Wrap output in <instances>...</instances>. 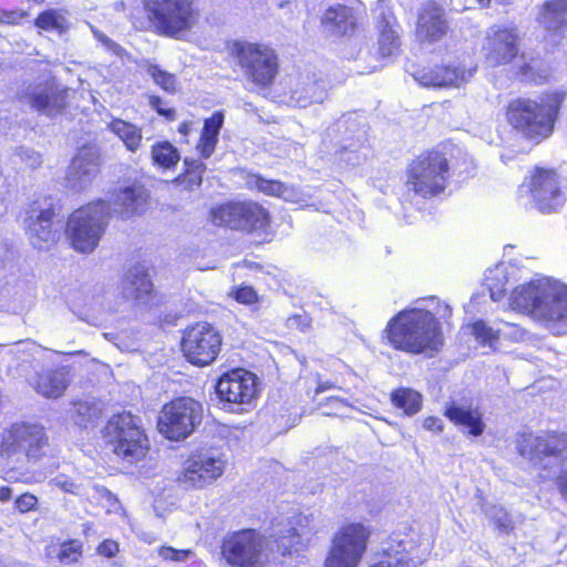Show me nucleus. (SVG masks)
I'll return each mask as SVG.
<instances>
[{"instance_id":"3c124183","label":"nucleus","mask_w":567,"mask_h":567,"mask_svg":"<svg viewBox=\"0 0 567 567\" xmlns=\"http://www.w3.org/2000/svg\"><path fill=\"white\" fill-rule=\"evenodd\" d=\"M527 332L516 323L499 321V339L518 342L525 339Z\"/></svg>"},{"instance_id":"bf43d9fd","label":"nucleus","mask_w":567,"mask_h":567,"mask_svg":"<svg viewBox=\"0 0 567 567\" xmlns=\"http://www.w3.org/2000/svg\"><path fill=\"white\" fill-rule=\"evenodd\" d=\"M25 16L24 12L20 11H0V22L7 23V24H16L19 23L23 17Z\"/></svg>"},{"instance_id":"412c9836","label":"nucleus","mask_w":567,"mask_h":567,"mask_svg":"<svg viewBox=\"0 0 567 567\" xmlns=\"http://www.w3.org/2000/svg\"><path fill=\"white\" fill-rule=\"evenodd\" d=\"M378 48L382 56L393 55L400 48L398 23L388 0H379L373 9Z\"/></svg>"},{"instance_id":"49530a36","label":"nucleus","mask_w":567,"mask_h":567,"mask_svg":"<svg viewBox=\"0 0 567 567\" xmlns=\"http://www.w3.org/2000/svg\"><path fill=\"white\" fill-rule=\"evenodd\" d=\"M445 65H435L429 69H422L415 72V80L423 86L445 87V83H441L445 78Z\"/></svg>"},{"instance_id":"dca6fc26","label":"nucleus","mask_w":567,"mask_h":567,"mask_svg":"<svg viewBox=\"0 0 567 567\" xmlns=\"http://www.w3.org/2000/svg\"><path fill=\"white\" fill-rule=\"evenodd\" d=\"M264 545V538L254 529H243L224 540L223 555L234 566L257 567Z\"/></svg>"},{"instance_id":"1a4fd4ad","label":"nucleus","mask_w":567,"mask_h":567,"mask_svg":"<svg viewBox=\"0 0 567 567\" xmlns=\"http://www.w3.org/2000/svg\"><path fill=\"white\" fill-rule=\"evenodd\" d=\"M230 51L248 81L259 87H268L274 83L278 73V56L271 47L236 41Z\"/></svg>"},{"instance_id":"9d476101","label":"nucleus","mask_w":567,"mask_h":567,"mask_svg":"<svg viewBox=\"0 0 567 567\" xmlns=\"http://www.w3.org/2000/svg\"><path fill=\"white\" fill-rule=\"evenodd\" d=\"M449 169V162L442 153L422 154L410 164L406 185L421 197L437 196L447 186Z\"/></svg>"},{"instance_id":"2f4dec72","label":"nucleus","mask_w":567,"mask_h":567,"mask_svg":"<svg viewBox=\"0 0 567 567\" xmlns=\"http://www.w3.org/2000/svg\"><path fill=\"white\" fill-rule=\"evenodd\" d=\"M445 415L455 424L467 430L468 434L478 436L484 432L485 424L478 409L466 405H451Z\"/></svg>"},{"instance_id":"a211bd4d","label":"nucleus","mask_w":567,"mask_h":567,"mask_svg":"<svg viewBox=\"0 0 567 567\" xmlns=\"http://www.w3.org/2000/svg\"><path fill=\"white\" fill-rule=\"evenodd\" d=\"M482 52L489 66L507 64L518 53V35L512 28L493 27L486 32Z\"/></svg>"},{"instance_id":"37998d69","label":"nucleus","mask_w":567,"mask_h":567,"mask_svg":"<svg viewBox=\"0 0 567 567\" xmlns=\"http://www.w3.org/2000/svg\"><path fill=\"white\" fill-rule=\"evenodd\" d=\"M115 292L103 285H97L93 288L92 295H91V301L90 305L93 308L102 309L105 311H116V305H115Z\"/></svg>"},{"instance_id":"603ef678","label":"nucleus","mask_w":567,"mask_h":567,"mask_svg":"<svg viewBox=\"0 0 567 567\" xmlns=\"http://www.w3.org/2000/svg\"><path fill=\"white\" fill-rule=\"evenodd\" d=\"M82 546L78 540L63 543L59 550V559L61 563H74L79 559Z\"/></svg>"},{"instance_id":"79ce46f5","label":"nucleus","mask_w":567,"mask_h":567,"mask_svg":"<svg viewBox=\"0 0 567 567\" xmlns=\"http://www.w3.org/2000/svg\"><path fill=\"white\" fill-rule=\"evenodd\" d=\"M35 25L45 31L62 33L68 28V21L62 11L51 9L39 14Z\"/></svg>"},{"instance_id":"7ed1b4c3","label":"nucleus","mask_w":567,"mask_h":567,"mask_svg":"<svg viewBox=\"0 0 567 567\" xmlns=\"http://www.w3.org/2000/svg\"><path fill=\"white\" fill-rule=\"evenodd\" d=\"M564 100L565 93L560 91L536 99L518 97L508 104L507 120L527 138H546L553 133Z\"/></svg>"},{"instance_id":"4be33fe9","label":"nucleus","mask_w":567,"mask_h":567,"mask_svg":"<svg viewBox=\"0 0 567 567\" xmlns=\"http://www.w3.org/2000/svg\"><path fill=\"white\" fill-rule=\"evenodd\" d=\"M99 171V157L92 148H82L73 157L66 181L73 189H84L95 178Z\"/></svg>"},{"instance_id":"a18cd8bd","label":"nucleus","mask_w":567,"mask_h":567,"mask_svg":"<svg viewBox=\"0 0 567 567\" xmlns=\"http://www.w3.org/2000/svg\"><path fill=\"white\" fill-rule=\"evenodd\" d=\"M146 73L153 79L155 84L167 93H175L178 90V81L173 73L166 72L158 65L151 64L146 69Z\"/></svg>"},{"instance_id":"473e14b6","label":"nucleus","mask_w":567,"mask_h":567,"mask_svg":"<svg viewBox=\"0 0 567 567\" xmlns=\"http://www.w3.org/2000/svg\"><path fill=\"white\" fill-rule=\"evenodd\" d=\"M69 382L68 372L60 369L39 373L32 384L41 395L56 399L64 393Z\"/></svg>"},{"instance_id":"72a5a7b5","label":"nucleus","mask_w":567,"mask_h":567,"mask_svg":"<svg viewBox=\"0 0 567 567\" xmlns=\"http://www.w3.org/2000/svg\"><path fill=\"white\" fill-rule=\"evenodd\" d=\"M515 268L505 262L498 264L485 272V286L493 301H499L506 291V286L513 278Z\"/></svg>"},{"instance_id":"c9c22d12","label":"nucleus","mask_w":567,"mask_h":567,"mask_svg":"<svg viewBox=\"0 0 567 567\" xmlns=\"http://www.w3.org/2000/svg\"><path fill=\"white\" fill-rule=\"evenodd\" d=\"M109 130L114 133L131 152H136L142 143V131L136 125L115 118L107 124Z\"/></svg>"},{"instance_id":"ea45409f","label":"nucleus","mask_w":567,"mask_h":567,"mask_svg":"<svg viewBox=\"0 0 567 567\" xmlns=\"http://www.w3.org/2000/svg\"><path fill=\"white\" fill-rule=\"evenodd\" d=\"M468 332L474 336L477 342L495 348L499 340V321L495 326L484 320H476L466 327Z\"/></svg>"},{"instance_id":"c85d7f7f","label":"nucleus","mask_w":567,"mask_h":567,"mask_svg":"<svg viewBox=\"0 0 567 567\" xmlns=\"http://www.w3.org/2000/svg\"><path fill=\"white\" fill-rule=\"evenodd\" d=\"M326 95L323 82L307 75L300 79L291 91V101L299 107H307L312 103L322 102Z\"/></svg>"},{"instance_id":"09e8293b","label":"nucleus","mask_w":567,"mask_h":567,"mask_svg":"<svg viewBox=\"0 0 567 567\" xmlns=\"http://www.w3.org/2000/svg\"><path fill=\"white\" fill-rule=\"evenodd\" d=\"M370 567H415V563L404 554L385 553L378 561L371 564Z\"/></svg>"},{"instance_id":"7c9ffc66","label":"nucleus","mask_w":567,"mask_h":567,"mask_svg":"<svg viewBox=\"0 0 567 567\" xmlns=\"http://www.w3.org/2000/svg\"><path fill=\"white\" fill-rule=\"evenodd\" d=\"M223 124L224 115L221 112H215L210 117L205 120L199 140L196 144V151L202 159L209 158L215 152Z\"/></svg>"},{"instance_id":"aec40b11","label":"nucleus","mask_w":567,"mask_h":567,"mask_svg":"<svg viewBox=\"0 0 567 567\" xmlns=\"http://www.w3.org/2000/svg\"><path fill=\"white\" fill-rule=\"evenodd\" d=\"M317 532L318 527L313 516L298 515L287 526L275 525L270 537L275 538L282 555H286L307 546Z\"/></svg>"},{"instance_id":"cd10ccee","label":"nucleus","mask_w":567,"mask_h":567,"mask_svg":"<svg viewBox=\"0 0 567 567\" xmlns=\"http://www.w3.org/2000/svg\"><path fill=\"white\" fill-rule=\"evenodd\" d=\"M148 194L143 186L126 187L116 194L114 212L127 218L146 209Z\"/></svg>"},{"instance_id":"4c0bfd02","label":"nucleus","mask_w":567,"mask_h":567,"mask_svg":"<svg viewBox=\"0 0 567 567\" xmlns=\"http://www.w3.org/2000/svg\"><path fill=\"white\" fill-rule=\"evenodd\" d=\"M241 203H227L212 209V221L218 226H227L233 229L239 228V215Z\"/></svg>"},{"instance_id":"338daca9","label":"nucleus","mask_w":567,"mask_h":567,"mask_svg":"<svg viewBox=\"0 0 567 567\" xmlns=\"http://www.w3.org/2000/svg\"><path fill=\"white\" fill-rule=\"evenodd\" d=\"M153 508L157 516H163V513L167 509L166 498H156Z\"/></svg>"},{"instance_id":"e433bc0d","label":"nucleus","mask_w":567,"mask_h":567,"mask_svg":"<svg viewBox=\"0 0 567 567\" xmlns=\"http://www.w3.org/2000/svg\"><path fill=\"white\" fill-rule=\"evenodd\" d=\"M391 401L398 409L403 410L405 415H414L422 408V395L409 388H400L391 393Z\"/></svg>"},{"instance_id":"052dcab7","label":"nucleus","mask_w":567,"mask_h":567,"mask_svg":"<svg viewBox=\"0 0 567 567\" xmlns=\"http://www.w3.org/2000/svg\"><path fill=\"white\" fill-rule=\"evenodd\" d=\"M423 427L433 433H440L443 431V423L436 416H427L423 421Z\"/></svg>"},{"instance_id":"6ab92c4d","label":"nucleus","mask_w":567,"mask_h":567,"mask_svg":"<svg viewBox=\"0 0 567 567\" xmlns=\"http://www.w3.org/2000/svg\"><path fill=\"white\" fill-rule=\"evenodd\" d=\"M54 212L50 206L43 207L38 202L27 210L24 228L31 245L38 249H48L59 238V230L53 227Z\"/></svg>"},{"instance_id":"393cba45","label":"nucleus","mask_w":567,"mask_h":567,"mask_svg":"<svg viewBox=\"0 0 567 567\" xmlns=\"http://www.w3.org/2000/svg\"><path fill=\"white\" fill-rule=\"evenodd\" d=\"M447 22L443 10L435 3H426L419 13L416 37L422 42H435L445 35Z\"/></svg>"},{"instance_id":"f3484780","label":"nucleus","mask_w":567,"mask_h":567,"mask_svg":"<svg viewBox=\"0 0 567 567\" xmlns=\"http://www.w3.org/2000/svg\"><path fill=\"white\" fill-rule=\"evenodd\" d=\"M528 192L534 206L542 213L557 212L565 203L558 175L554 171L537 169L530 177Z\"/></svg>"},{"instance_id":"9b49d317","label":"nucleus","mask_w":567,"mask_h":567,"mask_svg":"<svg viewBox=\"0 0 567 567\" xmlns=\"http://www.w3.org/2000/svg\"><path fill=\"white\" fill-rule=\"evenodd\" d=\"M369 537L370 530L360 523L342 526L331 539L324 567H358Z\"/></svg>"},{"instance_id":"de8ad7c7","label":"nucleus","mask_w":567,"mask_h":567,"mask_svg":"<svg viewBox=\"0 0 567 567\" xmlns=\"http://www.w3.org/2000/svg\"><path fill=\"white\" fill-rule=\"evenodd\" d=\"M485 514L502 533L508 534L514 529V523L503 507L496 505L486 506Z\"/></svg>"},{"instance_id":"0e129e2a","label":"nucleus","mask_w":567,"mask_h":567,"mask_svg":"<svg viewBox=\"0 0 567 567\" xmlns=\"http://www.w3.org/2000/svg\"><path fill=\"white\" fill-rule=\"evenodd\" d=\"M12 494H18L17 496H34L33 494L29 492H20L13 486H8L4 484H0V496H11Z\"/></svg>"},{"instance_id":"4d7b16f0","label":"nucleus","mask_w":567,"mask_h":567,"mask_svg":"<svg viewBox=\"0 0 567 567\" xmlns=\"http://www.w3.org/2000/svg\"><path fill=\"white\" fill-rule=\"evenodd\" d=\"M148 103L152 109H154L161 116H164L168 121H173L175 118V110L169 107L166 102H164L159 96L151 95L148 97Z\"/></svg>"},{"instance_id":"f03ea898","label":"nucleus","mask_w":567,"mask_h":567,"mask_svg":"<svg viewBox=\"0 0 567 567\" xmlns=\"http://www.w3.org/2000/svg\"><path fill=\"white\" fill-rule=\"evenodd\" d=\"M451 312L449 305L440 302L435 313L421 308L405 309L388 323L389 342L409 353L437 352L443 346V334L435 315L447 318Z\"/></svg>"},{"instance_id":"a19ab883","label":"nucleus","mask_w":567,"mask_h":567,"mask_svg":"<svg viewBox=\"0 0 567 567\" xmlns=\"http://www.w3.org/2000/svg\"><path fill=\"white\" fill-rule=\"evenodd\" d=\"M475 71V66L464 63L447 64L445 70L441 71L445 72V78L441 83H445V87H460L472 79Z\"/></svg>"},{"instance_id":"69168bd1","label":"nucleus","mask_w":567,"mask_h":567,"mask_svg":"<svg viewBox=\"0 0 567 567\" xmlns=\"http://www.w3.org/2000/svg\"><path fill=\"white\" fill-rule=\"evenodd\" d=\"M93 33L95 35V38L102 42L106 48L117 52V49L118 47L113 43L109 38H106L103 33H101L100 31H96V30H93Z\"/></svg>"},{"instance_id":"2eb2a0df","label":"nucleus","mask_w":567,"mask_h":567,"mask_svg":"<svg viewBox=\"0 0 567 567\" xmlns=\"http://www.w3.org/2000/svg\"><path fill=\"white\" fill-rule=\"evenodd\" d=\"M260 383L256 374L245 369H234L224 373L217 381L216 393L227 403L249 405L258 396Z\"/></svg>"},{"instance_id":"8fccbe9b","label":"nucleus","mask_w":567,"mask_h":567,"mask_svg":"<svg viewBox=\"0 0 567 567\" xmlns=\"http://www.w3.org/2000/svg\"><path fill=\"white\" fill-rule=\"evenodd\" d=\"M237 302L252 306L258 302L259 298L255 289L250 286H236L229 293Z\"/></svg>"},{"instance_id":"20e7f679","label":"nucleus","mask_w":567,"mask_h":567,"mask_svg":"<svg viewBox=\"0 0 567 567\" xmlns=\"http://www.w3.org/2000/svg\"><path fill=\"white\" fill-rule=\"evenodd\" d=\"M103 436L114 454L128 464L144 460L150 451L141 419L130 412L113 415L104 426Z\"/></svg>"},{"instance_id":"13d9d810","label":"nucleus","mask_w":567,"mask_h":567,"mask_svg":"<svg viewBox=\"0 0 567 567\" xmlns=\"http://www.w3.org/2000/svg\"><path fill=\"white\" fill-rule=\"evenodd\" d=\"M97 551L102 556L112 558L118 553V544L114 540L106 539L99 546Z\"/></svg>"},{"instance_id":"6e6552de","label":"nucleus","mask_w":567,"mask_h":567,"mask_svg":"<svg viewBox=\"0 0 567 567\" xmlns=\"http://www.w3.org/2000/svg\"><path fill=\"white\" fill-rule=\"evenodd\" d=\"M109 215L110 208L102 200L73 212L66 224V235L72 247L83 254L93 251L105 230Z\"/></svg>"},{"instance_id":"b1692460","label":"nucleus","mask_w":567,"mask_h":567,"mask_svg":"<svg viewBox=\"0 0 567 567\" xmlns=\"http://www.w3.org/2000/svg\"><path fill=\"white\" fill-rule=\"evenodd\" d=\"M118 290L122 299L143 305L151 299L153 284L144 267L133 266L123 276Z\"/></svg>"},{"instance_id":"bb28decb","label":"nucleus","mask_w":567,"mask_h":567,"mask_svg":"<svg viewBox=\"0 0 567 567\" xmlns=\"http://www.w3.org/2000/svg\"><path fill=\"white\" fill-rule=\"evenodd\" d=\"M321 24L332 35H344L354 30L355 18L351 8L336 3L324 10Z\"/></svg>"},{"instance_id":"5fc2aeb1","label":"nucleus","mask_w":567,"mask_h":567,"mask_svg":"<svg viewBox=\"0 0 567 567\" xmlns=\"http://www.w3.org/2000/svg\"><path fill=\"white\" fill-rule=\"evenodd\" d=\"M186 174L189 181L194 184L199 185L202 183L203 173L205 171V164L202 159H185Z\"/></svg>"},{"instance_id":"f704fd0d","label":"nucleus","mask_w":567,"mask_h":567,"mask_svg":"<svg viewBox=\"0 0 567 567\" xmlns=\"http://www.w3.org/2000/svg\"><path fill=\"white\" fill-rule=\"evenodd\" d=\"M239 228L247 231L265 230L269 225L268 212L257 203H241Z\"/></svg>"},{"instance_id":"c756f323","label":"nucleus","mask_w":567,"mask_h":567,"mask_svg":"<svg viewBox=\"0 0 567 567\" xmlns=\"http://www.w3.org/2000/svg\"><path fill=\"white\" fill-rule=\"evenodd\" d=\"M539 23L549 32L567 29V0H547L538 14Z\"/></svg>"},{"instance_id":"c03bdc74","label":"nucleus","mask_w":567,"mask_h":567,"mask_svg":"<svg viewBox=\"0 0 567 567\" xmlns=\"http://www.w3.org/2000/svg\"><path fill=\"white\" fill-rule=\"evenodd\" d=\"M153 161L163 167H171L179 159L177 150L168 142H162L153 146Z\"/></svg>"},{"instance_id":"5701e85b","label":"nucleus","mask_w":567,"mask_h":567,"mask_svg":"<svg viewBox=\"0 0 567 567\" xmlns=\"http://www.w3.org/2000/svg\"><path fill=\"white\" fill-rule=\"evenodd\" d=\"M25 96L31 106L38 112L54 116L65 106L66 90L54 83H45L29 89Z\"/></svg>"},{"instance_id":"a878e982","label":"nucleus","mask_w":567,"mask_h":567,"mask_svg":"<svg viewBox=\"0 0 567 567\" xmlns=\"http://www.w3.org/2000/svg\"><path fill=\"white\" fill-rule=\"evenodd\" d=\"M246 186L257 189L265 195L282 198L286 202L307 205L308 196L295 186L286 185L279 181L265 179L257 174L246 176Z\"/></svg>"},{"instance_id":"423d86ee","label":"nucleus","mask_w":567,"mask_h":567,"mask_svg":"<svg viewBox=\"0 0 567 567\" xmlns=\"http://www.w3.org/2000/svg\"><path fill=\"white\" fill-rule=\"evenodd\" d=\"M517 450L524 457L532 461H539L545 457L549 462L545 464V468L551 466H560L559 474L557 471L549 470L546 474H542L544 478L555 477L561 493L567 494V434L546 433L543 435H534L533 433H524L517 440Z\"/></svg>"},{"instance_id":"6e6d98bb","label":"nucleus","mask_w":567,"mask_h":567,"mask_svg":"<svg viewBox=\"0 0 567 567\" xmlns=\"http://www.w3.org/2000/svg\"><path fill=\"white\" fill-rule=\"evenodd\" d=\"M16 155L31 168H37L42 164V155L33 150L21 147L16 152Z\"/></svg>"},{"instance_id":"f8f14e48","label":"nucleus","mask_w":567,"mask_h":567,"mask_svg":"<svg viewBox=\"0 0 567 567\" xmlns=\"http://www.w3.org/2000/svg\"><path fill=\"white\" fill-rule=\"evenodd\" d=\"M202 405L190 398H179L165 404L158 417V431L171 441L189 436L200 423Z\"/></svg>"},{"instance_id":"0eeeda50","label":"nucleus","mask_w":567,"mask_h":567,"mask_svg":"<svg viewBox=\"0 0 567 567\" xmlns=\"http://www.w3.org/2000/svg\"><path fill=\"white\" fill-rule=\"evenodd\" d=\"M150 21L162 35L182 39L198 23L193 0H145Z\"/></svg>"},{"instance_id":"f257e3e1","label":"nucleus","mask_w":567,"mask_h":567,"mask_svg":"<svg viewBox=\"0 0 567 567\" xmlns=\"http://www.w3.org/2000/svg\"><path fill=\"white\" fill-rule=\"evenodd\" d=\"M508 307L553 333L567 332V284L559 279L536 275L517 285L508 296Z\"/></svg>"},{"instance_id":"58836bf2","label":"nucleus","mask_w":567,"mask_h":567,"mask_svg":"<svg viewBox=\"0 0 567 567\" xmlns=\"http://www.w3.org/2000/svg\"><path fill=\"white\" fill-rule=\"evenodd\" d=\"M102 409L97 402L80 401L71 411V419L80 427H87L99 420Z\"/></svg>"},{"instance_id":"e2e57ef3","label":"nucleus","mask_w":567,"mask_h":567,"mask_svg":"<svg viewBox=\"0 0 567 567\" xmlns=\"http://www.w3.org/2000/svg\"><path fill=\"white\" fill-rule=\"evenodd\" d=\"M58 483L61 484L62 491L65 493L80 494L84 492L81 485L75 484L73 481L69 482L68 480L61 478Z\"/></svg>"},{"instance_id":"774afa93","label":"nucleus","mask_w":567,"mask_h":567,"mask_svg":"<svg viewBox=\"0 0 567 567\" xmlns=\"http://www.w3.org/2000/svg\"><path fill=\"white\" fill-rule=\"evenodd\" d=\"M193 128V123L192 122H183L181 123V125L178 126V132L184 135V136H187L190 131Z\"/></svg>"},{"instance_id":"39448f33","label":"nucleus","mask_w":567,"mask_h":567,"mask_svg":"<svg viewBox=\"0 0 567 567\" xmlns=\"http://www.w3.org/2000/svg\"><path fill=\"white\" fill-rule=\"evenodd\" d=\"M45 445L47 437L41 425L16 423L3 432L0 458L11 470L23 468L44 454Z\"/></svg>"},{"instance_id":"ddd939ff","label":"nucleus","mask_w":567,"mask_h":567,"mask_svg":"<svg viewBox=\"0 0 567 567\" xmlns=\"http://www.w3.org/2000/svg\"><path fill=\"white\" fill-rule=\"evenodd\" d=\"M221 347V336L207 322L189 327L182 339V351L194 365L205 367L213 363Z\"/></svg>"},{"instance_id":"680f3d73","label":"nucleus","mask_w":567,"mask_h":567,"mask_svg":"<svg viewBox=\"0 0 567 567\" xmlns=\"http://www.w3.org/2000/svg\"><path fill=\"white\" fill-rule=\"evenodd\" d=\"M38 502V498H14V506L20 513H25L32 509Z\"/></svg>"},{"instance_id":"4468645a","label":"nucleus","mask_w":567,"mask_h":567,"mask_svg":"<svg viewBox=\"0 0 567 567\" xmlns=\"http://www.w3.org/2000/svg\"><path fill=\"white\" fill-rule=\"evenodd\" d=\"M226 466L223 454L217 450L193 453L185 462L178 482L193 488H203L219 478Z\"/></svg>"},{"instance_id":"864d4df0","label":"nucleus","mask_w":567,"mask_h":567,"mask_svg":"<svg viewBox=\"0 0 567 567\" xmlns=\"http://www.w3.org/2000/svg\"><path fill=\"white\" fill-rule=\"evenodd\" d=\"M158 556L164 560H171L175 563L186 561L190 557L194 556L193 550L190 549H175L169 546H162L157 550Z\"/></svg>"}]
</instances>
